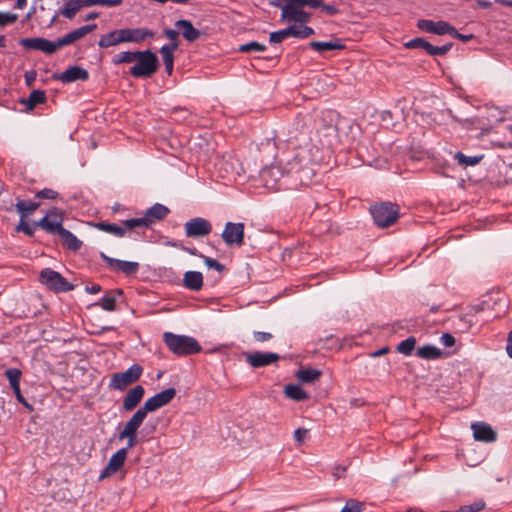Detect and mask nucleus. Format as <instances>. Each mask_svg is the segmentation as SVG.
<instances>
[{
	"label": "nucleus",
	"instance_id": "nucleus-1",
	"mask_svg": "<svg viewBox=\"0 0 512 512\" xmlns=\"http://www.w3.org/2000/svg\"><path fill=\"white\" fill-rule=\"evenodd\" d=\"M163 341L169 350L178 356L196 354L202 349L195 338L186 335H177L172 332H165L163 334Z\"/></svg>",
	"mask_w": 512,
	"mask_h": 512
},
{
	"label": "nucleus",
	"instance_id": "nucleus-2",
	"mask_svg": "<svg viewBox=\"0 0 512 512\" xmlns=\"http://www.w3.org/2000/svg\"><path fill=\"white\" fill-rule=\"evenodd\" d=\"M287 166L286 169H283L279 164L264 167L260 171V177L264 185L268 188H273L285 174H299L303 170L298 156L289 160Z\"/></svg>",
	"mask_w": 512,
	"mask_h": 512
},
{
	"label": "nucleus",
	"instance_id": "nucleus-3",
	"mask_svg": "<svg viewBox=\"0 0 512 512\" xmlns=\"http://www.w3.org/2000/svg\"><path fill=\"white\" fill-rule=\"evenodd\" d=\"M134 62L129 70V74L134 78H150L159 67L157 55L149 49L137 51Z\"/></svg>",
	"mask_w": 512,
	"mask_h": 512
},
{
	"label": "nucleus",
	"instance_id": "nucleus-4",
	"mask_svg": "<svg viewBox=\"0 0 512 512\" xmlns=\"http://www.w3.org/2000/svg\"><path fill=\"white\" fill-rule=\"evenodd\" d=\"M169 213L170 209L167 206L161 203H155L145 211L142 217L127 219L124 221V224L129 229L136 227L150 228L156 222L165 219Z\"/></svg>",
	"mask_w": 512,
	"mask_h": 512
},
{
	"label": "nucleus",
	"instance_id": "nucleus-5",
	"mask_svg": "<svg viewBox=\"0 0 512 512\" xmlns=\"http://www.w3.org/2000/svg\"><path fill=\"white\" fill-rule=\"evenodd\" d=\"M374 223L381 228L391 226L399 217L398 206L390 202L375 204L370 209Z\"/></svg>",
	"mask_w": 512,
	"mask_h": 512
},
{
	"label": "nucleus",
	"instance_id": "nucleus-6",
	"mask_svg": "<svg viewBox=\"0 0 512 512\" xmlns=\"http://www.w3.org/2000/svg\"><path fill=\"white\" fill-rule=\"evenodd\" d=\"M39 281L48 290L55 293L69 292L74 289L73 284L68 282L59 272L51 268H44L41 270Z\"/></svg>",
	"mask_w": 512,
	"mask_h": 512
},
{
	"label": "nucleus",
	"instance_id": "nucleus-7",
	"mask_svg": "<svg viewBox=\"0 0 512 512\" xmlns=\"http://www.w3.org/2000/svg\"><path fill=\"white\" fill-rule=\"evenodd\" d=\"M176 396V389L175 388H168L165 389L154 396L148 398L143 406H141L135 414L141 417L142 419H146L147 414L149 412L156 411L165 405L169 404L174 397Z\"/></svg>",
	"mask_w": 512,
	"mask_h": 512
},
{
	"label": "nucleus",
	"instance_id": "nucleus-8",
	"mask_svg": "<svg viewBox=\"0 0 512 512\" xmlns=\"http://www.w3.org/2000/svg\"><path fill=\"white\" fill-rule=\"evenodd\" d=\"M143 373V367L139 364H133L123 372L112 374L109 387L114 390L123 391L129 385L137 382Z\"/></svg>",
	"mask_w": 512,
	"mask_h": 512
},
{
	"label": "nucleus",
	"instance_id": "nucleus-9",
	"mask_svg": "<svg viewBox=\"0 0 512 512\" xmlns=\"http://www.w3.org/2000/svg\"><path fill=\"white\" fill-rule=\"evenodd\" d=\"M245 225L242 222H227L221 237L228 246H242L244 243Z\"/></svg>",
	"mask_w": 512,
	"mask_h": 512
},
{
	"label": "nucleus",
	"instance_id": "nucleus-10",
	"mask_svg": "<svg viewBox=\"0 0 512 512\" xmlns=\"http://www.w3.org/2000/svg\"><path fill=\"white\" fill-rule=\"evenodd\" d=\"M19 44L28 50L41 51L48 55L55 53L58 49V41H50L42 37L21 38Z\"/></svg>",
	"mask_w": 512,
	"mask_h": 512
},
{
	"label": "nucleus",
	"instance_id": "nucleus-11",
	"mask_svg": "<svg viewBox=\"0 0 512 512\" xmlns=\"http://www.w3.org/2000/svg\"><path fill=\"white\" fill-rule=\"evenodd\" d=\"M144 419L136 415L135 413L132 417L126 422L124 428L119 433V439H127V445L125 448L130 449L133 448L138 443L137 432L138 429L143 424Z\"/></svg>",
	"mask_w": 512,
	"mask_h": 512
},
{
	"label": "nucleus",
	"instance_id": "nucleus-12",
	"mask_svg": "<svg viewBox=\"0 0 512 512\" xmlns=\"http://www.w3.org/2000/svg\"><path fill=\"white\" fill-rule=\"evenodd\" d=\"M100 258L106 263L108 268L114 272H121L125 275H132L139 270L138 262L115 259L109 257L104 252H100Z\"/></svg>",
	"mask_w": 512,
	"mask_h": 512
},
{
	"label": "nucleus",
	"instance_id": "nucleus-13",
	"mask_svg": "<svg viewBox=\"0 0 512 512\" xmlns=\"http://www.w3.org/2000/svg\"><path fill=\"white\" fill-rule=\"evenodd\" d=\"M246 362L252 368H261L269 366L280 359V355L274 352H246L244 353Z\"/></svg>",
	"mask_w": 512,
	"mask_h": 512
},
{
	"label": "nucleus",
	"instance_id": "nucleus-14",
	"mask_svg": "<svg viewBox=\"0 0 512 512\" xmlns=\"http://www.w3.org/2000/svg\"><path fill=\"white\" fill-rule=\"evenodd\" d=\"M184 227L188 237H204L212 231L211 223L202 217H195L187 221Z\"/></svg>",
	"mask_w": 512,
	"mask_h": 512
},
{
	"label": "nucleus",
	"instance_id": "nucleus-15",
	"mask_svg": "<svg viewBox=\"0 0 512 512\" xmlns=\"http://www.w3.org/2000/svg\"><path fill=\"white\" fill-rule=\"evenodd\" d=\"M126 458L127 448H121L115 452L109 459L106 467L101 471L99 480H103L117 473L123 467Z\"/></svg>",
	"mask_w": 512,
	"mask_h": 512
},
{
	"label": "nucleus",
	"instance_id": "nucleus-16",
	"mask_svg": "<svg viewBox=\"0 0 512 512\" xmlns=\"http://www.w3.org/2000/svg\"><path fill=\"white\" fill-rule=\"evenodd\" d=\"M417 27L425 32L435 35H445L453 31V26L446 21H433L429 19H421L417 22Z\"/></svg>",
	"mask_w": 512,
	"mask_h": 512
},
{
	"label": "nucleus",
	"instance_id": "nucleus-17",
	"mask_svg": "<svg viewBox=\"0 0 512 512\" xmlns=\"http://www.w3.org/2000/svg\"><path fill=\"white\" fill-rule=\"evenodd\" d=\"M96 28H97V24L93 23V24L81 26L73 31H70L69 33L65 34L63 37H60L57 39L59 49L64 46L70 45V44L74 43L75 41L83 38L87 34L94 31Z\"/></svg>",
	"mask_w": 512,
	"mask_h": 512
},
{
	"label": "nucleus",
	"instance_id": "nucleus-18",
	"mask_svg": "<svg viewBox=\"0 0 512 512\" xmlns=\"http://www.w3.org/2000/svg\"><path fill=\"white\" fill-rule=\"evenodd\" d=\"M123 43H139L154 36V31L148 28H124L120 29Z\"/></svg>",
	"mask_w": 512,
	"mask_h": 512
},
{
	"label": "nucleus",
	"instance_id": "nucleus-19",
	"mask_svg": "<svg viewBox=\"0 0 512 512\" xmlns=\"http://www.w3.org/2000/svg\"><path fill=\"white\" fill-rule=\"evenodd\" d=\"M54 78L63 83H72L79 80L86 81L89 78V73L80 66H71L62 73L54 75Z\"/></svg>",
	"mask_w": 512,
	"mask_h": 512
},
{
	"label": "nucleus",
	"instance_id": "nucleus-20",
	"mask_svg": "<svg viewBox=\"0 0 512 512\" xmlns=\"http://www.w3.org/2000/svg\"><path fill=\"white\" fill-rule=\"evenodd\" d=\"M471 429L475 440L486 443L494 442L497 438L496 432L485 422L472 423Z\"/></svg>",
	"mask_w": 512,
	"mask_h": 512
},
{
	"label": "nucleus",
	"instance_id": "nucleus-21",
	"mask_svg": "<svg viewBox=\"0 0 512 512\" xmlns=\"http://www.w3.org/2000/svg\"><path fill=\"white\" fill-rule=\"evenodd\" d=\"M145 394V389L142 385H136L131 388L123 398L122 407L124 411L134 410Z\"/></svg>",
	"mask_w": 512,
	"mask_h": 512
},
{
	"label": "nucleus",
	"instance_id": "nucleus-22",
	"mask_svg": "<svg viewBox=\"0 0 512 512\" xmlns=\"http://www.w3.org/2000/svg\"><path fill=\"white\" fill-rule=\"evenodd\" d=\"M175 26L181 30L183 38L188 42L196 41L201 35V32L189 20H178L175 22Z\"/></svg>",
	"mask_w": 512,
	"mask_h": 512
},
{
	"label": "nucleus",
	"instance_id": "nucleus-23",
	"mask_svg": "<svg viewBox=\"0 0 512 512\" xmlns=\"http://www.w3.org/2000/svg\"><path fill=\"white\" fill-rule=\"evenodd\" d=\"M183 286L191 291H199L203 287V275L199 271H187L184 273Z\"/></svg>",
	"mask_w": 512,
	"mask_h": 512
},
{
	"label": "nucleus",
	"instance_id": "nucleus-24",
	"mask_svg": "<svg viewBox=\"0 0 512 512\" xmlns=\"http://www.w3.org/2000/svg\"><path fill=\"white\" fill-rule=\"evenodd\" d=\"M94 228L103 231L105 233L114 235L116 237H123L126 234L128 227L123 223V225H118L116 223H107L104 221L95 222L92 224Z\"/></svg>",
	"mask_w": 512,
	"mask_h": 512
},
{
	"label": "nucleus",
	"instance_id": "nucleus-25",
	"mask_svg": "<svg viewBox=\"0 0 512 512\" xmlns=\"http://www.w3.org/2000/svg\"><path fill=\"white\" fill-rule=\"evenodd\" d=\"M281 19L296 23H306L310 20V13L301 8H294L288 11H281Z\"/></svg>",
	"mask_w": 512,
	"mask_h": 512
},
{
	"label": "nucleus",
	"instance_id": "nucleus-26",
	"mask_svg": "<svg viewBox=\"0 0 512 512\" xmlns=\"http://www.w3.org/2000/svg\"><path fill=\"white\" fill-rule=\"evenodd\" d=\"M86 0H68L65 2L64 6L60 10V14L67 18L73 19L77 12L83 8L88 7L86 4Z\"/></svg>",
	"mask_w": 512,
	"mask_h": 512
},
{
	"label": "nucleus",
	"instance_id": "nucleus-27",
	"mask_svg": "<svg viewBox=\"0 0 512 512\" xmlns=\"http://www.w3.org/2000/svg\"><path fill=\"white\" fill-rule=\"evenodd\" d=\"M62 243L65 247L73 252H77L81 246L82 241H80L71 231L65 229H60V233L58 234Z\"/></svg>",
	"mask_w": 512,
	"mask_h": 512
},
{
	"label": "nucleus",
	"instance_id": "nucleus-28",
	"mask_svg": "<svg viewBox=\"0 0 512 512\" xmlns=\"http://www.w3.org/2000/svg\"><path fill=\"white\" fill-rule=\"evenodd\" d=\"M309 47L314 51L322 53L331 50H342L345 48V45L341 42V40L336 39L327 42L312 41L310 42Z\"/></svg>",
	"mask_w": 512,
	"mask_h": 512
},
{
	"label": "nucleus",
	"instance_id": "nucleus-29",
	"mask_svg": "<svg viewBox=\"0 0 512 512\" xmlns=\"http://www.w3.org/2000/svg\"><path fill=\"white\" fill-rule=\"evenodd\" d=\"M122 35H121V32H120V29L119 30H113V31H110L106 34H103L99 41H98V46L100 48H109V47H112V46H116L120 43H123V40H122Z\"/></svg>",
	"mask_w": 512,
	"mask_h": 512
},
{
	"label": "nucleus",
	"instance_id": "nucleus-30",
	"mask_svg": "<svg viewBox=\"0 0 512 512\" xmlns=\"http://www.w3.org/2000/svg\"><path fill=\"white\" fill-rule=\"evenodd\" d=\"M39 203L34 201L17 200L15 207L21 218L24 219L32 215L38 208Z\"/></svg>",
	"mask_w": 512,
	"mask_h": 512
},
{
	"label": "nucleus",
	"instance_id": "nucleus-31",
	"mask_svg": "<svg viewBox=\"0 0 512 512\" xmlns=\"http://www.w3.org/2000/svg\"><path fill=\"white\" fill-rule=\"evenodd\" d=\"M284 394L287 398L294 401H303L309 397L308 393L304 389L295 384L286 385L284 388Z\"/></svg>",
	"mask_w": 512,
	"mask_h": 512
},
{
	"label": "nucleus",
	"instance_id": "nucleus-32",
	"mask_svg": "<svg viewBox=\"0 0 512 512\" xmlns=\"http://www.w3.org/2000/svg\"><path fill=\"white\" fill-rule=\"evenodd\" d=\"M36 225L44 229L49 234H59L60 229H63L61 221L51 220L48 215L41 218Z\"/></svg>",
	"mask_w": 512,
	"mask_h": 512
},
{
	"label": "nucleus",
	"instance_id": "nucleus-33",
	"mask_svg": "<svg viewBox=\"0 0 512 512\" xmlns=\"http://www.w3.org/2000/svg\"><path fill=\"white\" fill-rule=\"evenodd\" d=\"M483 155H474V156H466L462 152L458 151L454 154V159L457 161V163L463 167L466 168L468 166H475L481 162L483 159Z\"/></svg>",
	"mask_w": 512,
	"mask_h": 512
},
{
	"label": "nucleus",
	"instance_id": "nucleus-34",
	"mask_svg": "<svg viewBox=\"0 0 512 512\" xmlns=\"http://www.w3.org/2000/svg\"><path fill=\"white\" fill-rule=\"evenodd\" d=\"M441 354V350L433 345H424L419 347L416 351L417 357L427 360L437 359Z\"/></svg>",
	"mask_w": 512,
	"mask_h": 512
},
{
	"label": "nucleus",
	"instance_id": "nucleus-35",
	"mask_svg": "<svg viewBox=\"0 0 512 512\" xmlns=\"http://www.w3.org/2000/svg\"><path fill=\"white\" fill-rule=\"evenodd\" d=\"M46 101V94L43 90H33L26 100H22L29 110L34 109L38 104Z\"/></svg>",
	"mask_w": 512,
	"mask_h": 512
},
{
	"label": "nucleus",
	"instance_id": "nucleus-36",
	"mask_svg": "<svg viewBox=\"0 0 512 512\" xmlns=\"http://www.w3.org/2000/svg\"><path fill=\"white\" fill-rule=\"evenodd\" d=\"M296 376L303 383H311L321 376V371L314 368L300 369Z\"/></svg>",
	"mask_w": 512,
	"mask_h": 512
},
{
	"label": "nucleus",
	"instance_id": "nucleus-37",
	"mask_svg": "<svg viewBox=\"0 0 512 512\" xmlns=\"http://www.w3.org/2000/svg\"><path fill=\"white\" fill-rule=\"evenodd\" d=\"M178 49V43L164 44L160 48L163 63H174V52Z\"/></svg>",
	"mask_w": 512,
	"mask_h": 512
},
{
	"label": "nucleus",
	"instance_id": "nucleus-38",
	"mask_svg": "<svg viewBox=\"0 0 512 512\" xmlns=\"http://www.w3.org/2000/svg\"><path fill=\"white\" fill-rule=\"evenodd\" d=\"M416 344V339L413 336L406 338L397 345V351L405 356L412 354Z\"/></svg>",
	"mask_w": 512,
	"mask_h": 512
},
{
	"label": "nucleus",
	"instance_id": "nucleus-39",
	"mask_svg": "<svg viewBox=\"0 0 512 512\" xmlns=\"http://www.w3.org/2000/svg\"><path fill=\"white\" fill-rule=\"evenodd\" d=\"M137 51H124L113 56L112 63L114 65H120L122 63H133L136 57Z\"/></svg>",
	"mask_w": 512,
	"mask_h": 512
},
{
	"label": "nucleus",
	"instance_id": "nucleus-40",
	"mask_svg": "<svg viewBox=\"0 0 512 512\" xmlns=\"http://www.w3.org/2000/svg\"><path fill=\"white\" fill-rule=\"evenodd\" d=\"M292 27L288 26L284 29L274 31L270 34L269 41L273 44L281 43L291 36Z\"/></svg>",
	"mask_w": 512,
	"mask_h": 512
},
{
	"label": "nucleus",
	"instance_id": "nucleus-41",
	"mask_svg": "<svg viewBox=\"0 0 512 512\" xmlns=\"http://www.w3.org/2000/svg\"><path fill=\"white\" fill-rule=\"evenodd\" d=\"M21 375V371L17 368H9L5 371V376L7 377L12 389L20 386Z\"/></svg>",
	"mask_w": 512,
	"mask_h": 512
},
{
	"label": "nucleus",
	"instance_id": "nucleus-42",
	"mask_svg": "<svg viewBox=\"0 0 512 512\" xmlns=\"http://www.w3.org/2000/svg\"><path fill=\"white\" fill-rule=\"evenodd\" d=\"M238 50L242 53L263 52L266 50V46L257 41H251L249 43L240 45Z\"/></svg>",
	"mask_w": 512,
	"mask_h": 512
},
{
	"label": "nucleus",
	"instance_id": "nucleus-43",
	"mask_svg": "<svg viewBox=\"0 0 512 512\" xmlns=\"http://www.w3.org/2000/svg\"><path fill=\"white\" fill-rule=\"evenodd\" d=\"M290 27H292L291 36L295 38L305 39L314 34L313 28L309 26H303L299 28L295 25H291Z\"/></svg>",
	"mask_w": 512,
	"mask_h": 512
},
{
	"label": "nucleus",
	"instance_id": "nucleus-44",
	"mask_svg": "<svg viewBox=\"0 0 512 512\" xmlns=\"http://www.w3.org/2000/svg\"><path fill=\"white\" fill-rule=\"evenodd\" d=\"M105 311H114L116 309V298L112 295L105 294L96 304Z\"/></svg>",
	"mask_w": 512,
	"mask_h": 512
},
{
	"label": "nucleus",
	"instance_id": "nucleus-45",
	"mask_svg": "<svg viewBox=\"0 0 512 512\" xmlns=\"http://www.w3.org/2000/svg\"><path fill=\"white\" fill-rule=\"evenodd\" d=\"M452 46H453L452 42L447 43L442 46H434V45L430 44L427 54H429L431 56H442V55H445L446 53H448L451 50Z\"/></svg>",
	"mask_w": 512,
	"mask_h": 512
},
{
	"label": "nucleus",
	"instance_id": "nucleus-46",
	"mask_svg": "<svg viewBox=\"0 0 512 512\" xmlns=\"http://www.w3.org/2000/svg\"><path fill=\"white\" fill-rule=\"evenodd\" d=\"M406 47L410 49L420 48L426 51L429 50L430 43L423 38H414L406 43Z\"/></svg>",
	"mask_w": 512,
	"mask_h": 512
},
{
	"label": "nucleus",
	"instance_id": "nucleus-47",
	"mask_svg": "<svg viewBox=\"0 0 512 512\" xmlns=\"http://www.w3.org/2000/svg\"><path fill=\"white\" fill-rule=\"evenodd\" d=\"M123 0H86V5L91 7L95 5L115 7L121 5Z\"/></svg>",
	"mask_w": 512,
	"mask_h": 512
},
{
	"label": "nucleus",
	"instance_id": "nucleus-48",
	"mask_svg": "<svg viewBox=\"0 0 512 512\" xmlns=\"http://www.w3.org/2000/svg\"><path fill=\"white\" fill-rule=\"evenodd\" d=\"M199 257L203 259L205 265L210 269H214L218 272H222L225 269V266L216 259L207 257L205 255H199Z\"/></svg>",
	"mask_w": 512,
	"mask_h": 512
},
{
	"label": "nucleus",
	"instance_id": "nucleus-49",
	"mask_svg": "<svg viewBox=\"0 0 512 512\" xmlns=\"http://www.w3.org/2000/svg\"><path fill=\"white\" fill-rule=\"evenodd\" d=\"M18 19L17 14L9 13V12H0V27H4L6 25L12 24L16 22Z\"/></svg>",
	"mask_w": 512,
	"mask_h": 512
},
{
	"label": "nucleus",
	"instance_id": "nucleus-50",
	"mask_svg": "<svg viewBox=\"0 0 512 512\" xmlns=\"http://www.w3.org/2000/svg\"><path fill=\"white\" fill-rule=\"evenodd\" d=\"M362 507V503L355 500H349L340 512H361Z\"/></svg>",
	"mask_w": 512,
	"mask_h": 512
},
{
	"label": "nucleus",
	"instance_id": "nucleus-51",
	"mask_svg": "<svg viewBox=\"0 0 512 512\" xmlns=\"http://www.w3.org/2000/svg\"><path fill=\"white\" fill-rule=\"evenodd\" d=\"M58 195L57 191L50 188H44L36 193V197L50 200L56 199Z\"/></svg>",
	"mask_w": 512,
	"mask_h": 512
},
{
	"label": "nucleus",
	"instance_id": "nucleus-52",
	"mask_svg": "<svg viewBox=\"0 0 512 512\" xmlns=\"http://www.w3.org/2000/svg\"><path fill=\"white\" fill-rule=\"evenodd\" d=\"M16 232H23L28 236H32L34 234V228L27 224L24 219L21 218L18 225L15 227Z\"/></svg>",
	"mask_w": 512,
	"mask_h": 512
},
{
	"label": "nucleus",
	"instance_id": "nucleus-53",
	"mask_svg": "<svg viewBox=\"0 0 512 512\" xmlns=\"http://www.w3.org/2000/svg\"><path fill=\"white\" fill-rule=\"evenodd\" d=\"M17 401L21 403L24 407H26L29 411H33V406L27 402L24 396L21 393L20 386L12 389Z\"/></svg>",
	"mask_w": 512,
	"mask_h": 512
},
{
	"label": "nucleus",
	"instance_id": "nucleus-54",
	"mask_svg": "<svg viewBox=\"0 0 512 512\" xmlns=\"http://www.w3.org/2000/svg\"><path fill=\"white\" fill-rule=\"evenodd\" d=\"M253 337L257 342H265L272 339L273 335L269 332L254 331Z\"/></svg>",
	"mask_w": 512,
	"mask_h": 512
},
{
	"label": "nucleus",
	"instance_id": "nucleus-55",
	"mask_svg": "<svg viewBox=\"0 0 512 512\" xmlns=\"http://www.w3.org/2000/svg\"><path fill=\"white\" fill-rule=\"evenodd\" d=\"M440 342L444 347H451L455 344V338L450 333H444L440 337Z\"/></svg>",
	"mask_w": 512,
	"mask_h": 512
},
{
	"label": "nucleus",
	"instance_id": "nucleus-56",
	"mask_svg": "<svg viewBox=\"0 0 512 512\" xmlns=\"http://www.w3.org/2000/svg\"><path fill=\"white\" fill-rule=\"evenodd\" d=\"M320 9L323 12H325L327 15H330V16L337 15L340 12L339 9L335 5L326 4V3H323V2H322V6L320 7Z\"/></svg>",
	"mask_w": 512,
	"mask_h": 512
},
{
	"label": "nucleus",
	"instance_id": "nucleus-57",
	"mask_svg": "<svg viewBox=\"0 0 512 512\" xmlns=\"http://www.w3.org/2000/svg\"><path fill=\"white\" fill-rule=\"evenodd\" d=\"M449 35L462 41V42H467L473 38L472 34L465 35V34L459 33L454 26H453V31H450Z\"/></svg>",
	"mask_w": 512,
	"mask_h": 512
},
{
	"label": "nucleus",
	"instance_id": "nucleus-58",
	"mask_svg": "<svg viewBox=\"0 0 512 512\" xmlns=\"http://www.w3.org/2000/svg\"><path fill=\"white\" fill-rule=\"evenodd\" d=\"M37 77L35 70H29L25 72L24 79L27 86H32Z\"/></svg>",
	"mask_w": 512,
	"mask_h": 512
},
{
	"label": "nucleus",
	"instance_id": "nucleus-59",
	"mask_svg": "<svg viewBox=\"0 0 512 512\" xmlns=\"http://www.w3.org/2000/svg\"><path fill=\"white\" fill-rule=\"evenodd\" d=\"M163 35L168 38L171 43H178L177 42V39H178V32L176 30H173V29H164L163 30Z\"/></svg>",
	"mask_w": 512,
	"mask_h": 512
},
{
	"label": "nucleus",
	"instance_id": "nucleus-60",
	"mask_svg": "<svg viewBox=\"0 0 512 512\" xmlns=\"http://www.w3.org/2000/svg\"><path fill=\"white\" fill-rule=\"evenodd\" d=\"M347 470V466H342V465H336L333 469V476L336 480L344 477V474Z\"/></svg>",
	"mask_w": 512,
	"mask_h": 512
},
{
	"label": "nucleus",
	"instance_id": "nucleus-61",
	"mask_svg": "<svg viewBox=\"0 0 512 512\" xmlns=\"http://www.w3.org/2000/svg\"><path fill=\"white\" fill-rule=\"evenodd\" d=\"M172 246L178 247V248L182 249L183 251H185V252H187V253H189L190 255H193V256H198L199 257V255H202L201 253H199L197 251V249L195 247L190 248V247H186V246L178 245V244H172Z\"/></svg>",
	"mask_w": 512,
	"mask_h": 512
},
{
	"label": "nucleus",
	"instance_id": "nucleus-62",
	"mask_svg": "<svg viewBox=\"0 0 512 512\" xmlns=\"http://www.w3.org/2000/svg\"><path fill=\"white\" fill-rule=\"evenodd\" d=\"M307 434V430L304 428H298L294 431V439L301 443L303 441L304 436Z\"/></svg>",
	"mask_w": 512,
	"mask_h": 512
},
{
	"label": "nucleus",
	"instance_id": "nucleus-63",
	"mask_svg": "<svg viewBox=\"0 0 512 512\" xmlns=\"http://www.w3.org/2000/svg\"><path fill=\"white\" fill-rule=\"evenodd\" d=\"M323 0H304V6H308L313 9L320 8Z\"/></svg>",
	"mask_w": 512,
	"mask_h": 512
},
{
	"label": "nucleus",
	"instance_id": "nucleus-64",
	"mask_svg": "<svg viewBox=\"0 0 512 512\" xmlns=\"http://www.w3.org/2000/svg\"><path fill=\"white\" fill-rule=\"evenodd\" d=\"M506 352L510 358H512V330L509 332L507 337Z\"/></svg>",
	"mask_w": 512,
	"mask_h": 512
}]
</instances>
